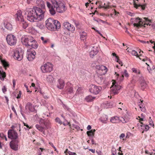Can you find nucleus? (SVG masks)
Returning a JSON list of instances; mask_svg holds the SVG:
<instances>
[{"label":"nucleus","instance_id":"43","mask_svg":"<svg viewBox=\"0 0 155 155\" xmlns=\"http://www.w3.org/2000/svg\"><path fill=\"white\" fill-rule=\"evenodd\" d=\"M62 106L64 108L65 110L69 112H70L71 113H72L71 110L70 108L68 106H67L66 105L63 104Z\"/></svg>","mask_w":155,"mask_h":155},{"label":"nucleus","instance_id":"31","mask_svg":"<svg viewBox=\"0 0 155 155\" xmlns=\"http://www.w3.org/2000/svg\"><path fill=\"white\" fill-rule=\"evenodd\" d=\"M52 6L51 10H54V8L57 9L59 7V5L58 3L56 1L54 0L52 2Z\"/></svg>","mask_w":155,"mask_h":155},{"label":"nucleus","instance_id":"47","mask_svg":"<svg viewBox=\"0 0 155 155\" xmlns=\"http://www.w3.org/2000/svg\"><path fill=\"white\" fill-rule=\"evenodd\" d=\"M55 122L58 123L60 124L61 125L62 124V123L60 119L58 117H56L55 119Z\"/></svg>","mask_w":155,"mask_h":155},{"label":"nucleus","instance_id":"8","mask_svg":"<svg viewBox=\"0 0 155 155\" xmlns=\"http://www.w3.org/2000/svg\"><path fill=\"white\" fill-rule=\"evenodd\" d=\"M36 52L32 48L28 49L26 53L27 58L29 61L33 60L35 58Z\"/></svg>","mask_w":155,"mask_h":155},{"label":"nucleus","instance_id":"33","mask_svg":"<svg viewBox=\"0 0 155 155\" xmlns=\"http://www.w3.org/2000/svg\"><path fill=\"white\" fill-rule=\"evenodd\" d=\"M5 27L7 29L9 30H12V26L11 23L9 22H7L5 23Z\"/></svg>","mask_w":155,"mask_h":155},{"label":"nucleus","instance_id":"14","mask_svg":"<svg viewBox=\"0 0 155 155\" xmlns=\"http://www.w3.org/2000/svg\"><path fill=\"white\" fill-rule=\"evenodd\" d=\"M15 19L16 22L19 23L24 20L23 16L21 10H18L15 15Z\"/></svg>","mask_w":155,"mask_h":155},{"label":"nucleus","instance_id":"63","mask_svg":"<svg viewBox=\"0 0 155 155\" xmlns=\"http://www.w3.org/2000/svg\"><path fill=\"white\" fill-rule=\"evenodd\" d=\"M68 153L69 155H76V153L74 152H72L70 151H69L68 152Z\"/></svg>","mask_w":155,"mask_h":155},{"label":"nucleus","instance_id":"53","mask_svg":"<svg viewBox=\"0 0 155 155\" xmlns=\"http://www.w3.org/2000/svg\"><path fill=\"white\" fill-rule=\"evenodd\" d=\"M39 131H40L41 132H42L43 134H45V131H44V130L43 127H40L39 126Z\"/></svg>","mask_w":155,"mask_h":155},{"label":"nucleus","instance_id":"57","mask_svg":"<svg viewBox=\"0 0 155 155\" xmlns=\"http://www.w3.org/2000/svg\"><path fill=\"white\" fill-rule=\"evenodd\" d=\"M50 13L52 15H54L56 14L55 10H49Z\"/></svg>","mask_w":155,"mask_h":155},{"label":"nucleus","instance_id":"12","mask_svg":"<svg viewBox=\"0 0 155 155\" xmlns=\"http://www.w3.org/2000/svg\"><path fill=\"white\" fill-rule=\"evenodd\" d=\"M121 86L114 81L112 83V86L110 87L111 92L114 95L117 94Z\"/></svg>","mask_w":155,"mask_h":155},{"label":"nucleus","instance_id":"35","mask_svg":"<svg viewBox=\"0 0 155 155\" xmlns=\"http://www.w3.org/2000/svg\"><path fill=\"white\" fill-rule=\"evenodd\" d=\"M134 7L136 8V9H138V7H140L142 10H144L145 9V6H146V5H141L140 4H137L136 3H135V2H134Z\"/></svg>","mask_w":155,"mask_h":155},{"label":"nucleus","instance_id":"30","mask_svg":"<svg viewBox=\"0 0 155 155\" xmlns=\"http://www.w3.org/2000/svg\"><path fill=\"white\" fill-rule=\"evenodd\" d=\"M26 110H29L30 111H33V108L32 106V104L29 103H28L25 107Z\"/></svg>","mask_w":155,"mask_h":155},{"label":"nucleus","instance_id":"38","mask_svg":"<svg viewBox=\"0 0 155 155\" xmlns=\"http://www.w3.org/2000/svg\"><path fill=\"white\" fill-rule=\"evenodd\" d=\"M6 77V73L5 72L0 71V78L2 80H4Z\"/></svg>","mask_w":155,"mask_h":155},{"label":"nucleus","instance_id":"62","mask_svg":"<svg viewBox=\"0 0 155 155\" xmlns=\"http://www.w3.org/2000/svg\"><path fill=\"white\" fill-rule=\"evenodd\" d=\"M12 82H13V88L15 87V86L16 84V81L15 79H13L12 80Z\"/></svg>","mask_w":155,"mask_h":155},{"label":"nucleus","instance_id":"50","mask_svg":"<svg viewBox=\"0 0 155 155\" xmlns=\"http://www.w3.org/2000/svg\"><path fill=\"white\" fill-rule=\"evenodd\" d=\"M126 13L127 14L131 16H134L135 14V13L131 12L129 11H127Z\"/></svg>","mask_w":155,"mask_h":155},{"label":"nucleus","instance_id":"22","mask_svg":"<svg viewBox=\"0 0 155 155\" xmlns=\"http://www.w3.org/2000/svg\"><path fill=\"white\" fill-rule=\"evenodd\" d=\"M58 82L57 87L60 89H63L65 85L64 81L62 79H60L58 80Z\"/></svg>","mask_w":155,"mask_h":155},{"label":"nucleus","instance_id":"28","mask_svg":"<svg viewBox=\"0 0 155 155\" xmlns=\"http://www.w3.org/2000/svg\"><path fill=\"white\" fill-rule=\"evenodd\" d=\"M102 106L103 107L105 108H110L112 107V105L111 103L106 101L103 103L102 104Z\"/></svg>","mask_w":155,"mask_h":155},{"label":"nucleus","instance_id":"23","mask_svg":"<svg viewBox=\"0 0 155 155\" xmlns=\"http://www.w3.org/2000/svg\"><path fill=\"white\" fill-rule=\"evenodd\" d=\"M110 122L113 123H115L121 121L120 117L114 116L111 117L110 119Z\"/></svg>","mask_w":155,"mask_h":155},{"label":"nucleus","instance_id":"1","mask_svg":"<svg viewBox=\"0 0 155 155\" xmlns=\"http://www.w3.org/2000/svg\"><path fill=\"white\" fill-rule=\"evenodd\" d=\"M143 19L144 20H143L142 19L139 18L138 17L136 18H132L130 19V22L134 26L137 27L142 26L146 27V25H151V20L146 18H144Z\"/></svg>","mask_w":155,"mask_h":155},{"label":"nucleus","instance_id":"27","mask_svg":"<svg viewBox=\"0 0 155 155\" xmlns=\"http://www.w3.org/2000/svg\"><path fill=\"white\" fill-rule=\"evenodd\" d=\"M80 39L81 40L84 41L86 39L87 34L84 31L80 32Z\"/></svg>","mask_w":155,"mask_h":155},{"label":"nucleus","instance_id":"5","mask_svg":"<svg viewBox=\"0 0 155 155\" xmlns=\"http://www.w3.org/2000/svg\"><path fill=\"white\" fill-rule=\"evenodd\" d=\"M53 66L51 63L47 62L44 64L40 68L42 72L46 73L51 72L53 70Z\"/></svg>","mask_w":155,"mask_h":155},{"label":"nucleus","instance_id":"52","mask_svg":"<svg viewBox=\"0 0 155 155\" xmlns=\"http://www.w3.org/2000/svg\"><path fill=\"white\" fill-rule=\"evenodd\" d=\"M49 111L53 109V107L51 105L49 104V105H48L47 107Z\"/></svg>","mask_w":155,"mask_h":155},{"label":"nucleus","instance_id":"60","mask_svg":"<svg viewBox=\"0 0 155 155\" xmlns=\"http://www.w3.org/2000/svg\"><path fill=\"white\" fill-rule=\"evenodd\" d=\"M116 60L117 61V62L119 64L121 65V66H122L123 65L122 61L119 59L118 58L116 59Z\"/></svg>","mask_w":155,"mask_h":155},{"label":"nucleus","instance_id":"13","mask_svg":"<svg viewBox=\"0 0 155 155\" xmlns=\"http://www.w3.org/2000/svg\"><path fill=\"white\" fill-rule=\"evenodd\" d=\"M66 85V93L68 95L71 94L73 96L74 88L73 85L70 82H67Z\"/></svg>","mask_w":155,"mask_h":155},{"label":"nucleus","instance_id":"19","mask_svg":"<svg viewBox=\"0 0 155 155\" xmlns=\"http://www.w3.org/2000/svg\"><path fill=\"white\" fill-rule=\"evenodd\" d=\"M139 81L140 83L141 89L143 90L147 86L144 78L142 76H140L139 79Z\"/></svg>","mask_w":155,"mask_h":155},{"label":"nucleus","instance_id":"48","mask_svg":"<svg viewBox=\"0 0 155 155\" xmlns=\"http://www.w3.org/2000/svg\"><path fill=\"white\" fill-rule=\"evenodd\" d=\"M39 2L40 3L41 5V9H44L45 7V5L44 4V2H43L42 0H39Z\"/></svg>","mask_w":155,"mask_h":155},{"label":"nucleus","instance_id":"11","mask_svg":"<svg viewBox=\"0 0 155 155\" xmlns=\"http://www.w3.org/2000/svg\"><path fill=\"white\" fill-rule=\"evenodd\" d=\"M102 88L101 87H98L95 85H92L89 88V91L95 94L99 93L102 90Z\"/></svg>","mask_w":155,"mask_h":155},{"label":"nucleus","instance_id":"20","mask_svg":"<svg viewBox=\"0 0 155 155\" xmlns=\"http://www.w3.org/2000/svg\"><path fill=\"white\" fill-rule=\"evenodd\" d=\"M139 129L140 130H143L142 133L143 131H147L149 128V127L147 125L143 124L142 123H141L138 125Z\"/></svg>","mask_w":155,"mask_h":155},{"label":"nucleus","instance_id":"26","mask_svg":"<svg viewBox=\"0 0 155 155\" xmlns=\"http://www.w3.org/2000/svg\"><path fill=\"white\" fill-rule=\"evenodd\" d=\"M95 131V129H92L87 132V134L89 136L90 139H91L92 137H93Z\"/></svg>","mask_w":155,"mask_h":155},{"label":"nucleus","instance_id":"29","mask_svg":"<svg viewBox=\"0 0 155 155\" xmlns=\"http://www.w3.org/2000/svg\"><path fill=\"white\" fill-rule=\"evenodd\" d=\"M44 124L45 128L46 129H48L51 127V123L48 120H46L43 121Z\"/></svg>","mask_w":155,"mask_h":155},{"label":"nucleus","instance_id":"3","mask_svg":"<svg viewBox=\"0 0 155 155\" xmlns=\"http://www.w3.org/2000/svg\"><path fill=\"white\" fill-rule=\"evenodd\" d=\"M21 42L23 44L27 46H30L33 48H36L38 47V44L32 37H22Z\"/></svg>","mask_w":155,"mask_h":155},{"label":"nucleus","instance_id":"55","mask_svg":"<svg viewBox=\"0 0 155 155\" xmlns=\"http://www.w3.org/2000/svg\"><path fill=\"white\" fill-rule=\"evenodd\" d=\"M51 113H49V114H48V113L47 112H45V113H43V117H48L50 115Z\"/></svg>","mask_w":155,"mask_h":155},{"label":"nucleus","instance_id":"24","mask_svg":"<svg viewBox=\"0 0 155 155\" xmlns=\"http://www.w3.org/2000/svg\"><path fill=\"white\" fill-rule=\"evenodd\" d=\"M138 105L140 109L142 112H146V109L145 107L144 104H143V101L140 100L138 102Z\"/></svg>","mask_w":155,"mask_h":155},{"label":"nucleus","instance_id":"45","mask_svg":"<svg viewBox=\"0 0 155 155\" xmlns=\"http://www.w3.org/2000/svg\"><path fill=\"white\" fill-rule=\"evenodd\" d=\"M68 41V39L66 37H64L63 38V39L62 40V43L64 45L66 44Z\"/></svg>","mask_w":155,"mask_h":155},{"label":"nucleus","instance_id":"16","mask_svg":"<svg viewBox=\"0 0 155 155\" xmlns=\"http://www.w3.org/2000/svg\"><path fill=\"white\" fill-rule=\"evenodd\" d=\"M64 26L65 29L71 32H73L75 30V28L74 26L68 22H64Z\"/></svg>","mask_w":155,"mask_h":155},{"label":"nucleus","instance_id":"49","mask_svg":"<svg viewBox=\"0 0 155 155\" xmlns=\"http://www.w3.org/2000/svg\"><path fill=\"white\" fill-rule=\"evenodd\" d=\"M41 39L42 41V43L44 44L46 43L48 41V39L46 38H45L43 37H41Z\"/></svg>","mask_w":155,"mask_h":155},{"label":"nucleus","instance_id":"64","mask_svg":"<svg viewBox=\"0 0 155 155\" xmlns=\"http://www.w3.org/2000/svg\"><path fill=\"white\" fill-rule=\"evenodd\" d=\"M23 124H24V126H26V127L27 128H28V129H31V127H29V126L27 124H26V123H25L24 122L23 123Z\"/></svg>","mask_w":155,"mask_h":155},{"label":"nucleus","instance_id":"34","mask_svg":"<svg viewBox=\"0 0 155 155\" xmlns=\"http://www.w3.org/2000/svg\"><path fill=\"white\" fill-rule=\"evenodd\" d=\"M19 24L20 26H22L23 28L24 29H26L28 25V23L25 21V20Z\"/></svg>","mask_w":155,"mask_h":155},{"label":"nucleus","instance_id":"7","mask_svg":"<svg viewBox=\"0 0 155 155\" xmlns=\"http://www.w3.org/2000/svg\"><path fill=\"white\" fill-rule=\"evenodd\" d=\"M8 44L10 46L15 45L17 42L16 37L13 35L10 34L7 35L6 38Z\"/></svg>","mask_w":155,"mask_h":155},{"label":"nucleus","instance_id":"6","mask_svg":"<svg viewBox=\"0 0 155 155\" xmlns=\"http://www.w3.org/2000/svg\"><path fill=\"white\" fill-rule=\"evenodd\" d=\"M23 54V51L21 49L17 48L14 51L13 57L15 59L20 61L22 59Z\"/></svg>","mask_w":155,"mask_h":155},{"label":"nucleus","instance_id":"58","mask_svg":"<svg viewBox=\"0 0 155 155\" xmlns=\"http://www.w3.org/2000/svg\"><path fill=\"white\" fill-rule=\"evenodd\" d=\"M95 21H97L98 22L101 23V22L103 24L105 23H106V21H103L102 20L100 19H98L97 20H95Z\"/></svg>","mask_w":155,"mask_h":155},{"label":"nucleus","instance_id":"59","mask_svg":"<svg viewBox=\"0 0 155 155\" xmlns=\"http://www.w3.org/2000/svg\"><path fill=\"white\" fill-rule=\"evenodd\" d=\"M47 5L48 7V8L49 9L51 8L52 6L50 3L48 2H47Z\"/></svg>","mask_w":155,"mask_h":155},{"label":"nucleus","instance_id":"18","mask_svg":"<svg viewBox=\"0 0 155 155\" xmlns=\"http://www.w3.org/2000/svg\"><path fill=\"white\" fill-rule=\"evenodd\" d=\"M19 141L18 140L12 141L10 143V147L13 150L16 151L18 150V143Z\"/></svg>","mask_w":155,"mask_h":155},{"label":"nucleus","instance_id":"21","mask_svg":"<svg viewBox=\"0 0 155 155\" xmlns=\"http://www.w3.org/2000/svg\"><path fill=\"white\" fill-rule=\"evenodd\" d=\"M98 52V50L97 47L93 46L91 48L90 52V55L91 58L96 55Z\"/></svg>","mask_w":155,"mask_h":155},{"label":"nucleus","instance_id":"17","mask_svg":"<svg viewBox=\"0 0 155 155\" xmlns=\"http://www.w3.org/2000/svg\"><path fill=\"white\" fill-rule=\"evenodd\" d=\"M107 71V67L101 65L99 66L98 70L97 72V74L105 75Z\"/></svg>","mask_w":155,"mask_h":155},{"label":"nucleus","instance_id":"61","mask_svg":"<svg viewBox=\"0 0 155 155\" xmlns=\"http://www.w3.org/2000/svg\"><path fill=\"white\" fill-rule=\"evenodd\" d=\"M21 91H19V94H18L16 98L17 99L20 98L21 97Z\"/></svg>","mask_w":155,"mask_h":155},{"label":"nucleus","instance_id":"15","mask_svg":"<svg viewBox=\"0 0 155 155\" xmlns=\"http://www.w3.org/2000/svg\"><path fill=\"white\" fill-rule=\"evenodd\" d=\"M8 137L11 139L15 140L18 137L17 133L13 130H9L8 133Z\"/></svg>","mask_w":155,"mask_h":155},{"label":"nucleus","instance_id":"46","mask_svg":"<svg viewBox=\"0 0 155 155\" xmlns=\"http://www.w3.org/2000/svg\"><path fill=\"white\" fill-rule=\"evenodd\" d=\"M83 92V89L82 87H78L77 91V93L78 94H80Z\"/></svg>","mask_w":155,"mask_h":155},{"label":"nucleus","instance_id":"2","mask_svg":"<svg viewBox=\"0 0 155 155\" xmlns=\"http://www.w3.org/2000/svg\"><path fill=\"white\" fill-rule=\"evenodd\" d=\"M45 24L47 28L51 31H55L61 28V24L59 21L51 18H48L46 21Z\"/></svg>","mask_w":155,"mask_h":155},{"label":"nucleus","instance_id":"4","mask_svg":"<svg viewBox=\"0 0 155 155\" xmlns=\"http://www.w3.org/2000/svg\"><path fill=\"white\" fill-rule=\"evenodd\" d=\"M28 14L27 19L31 22L35 21L38 18L36 10H27L25 12Z\"/></svg>","mask_w":155,"mask_h":155},{"label":"nucleus","instance_id":"10","mask_svg":"<svg viewBox=\"0 0 155 155\" xmlns=\"http://www.w3.org/2000/svg\"><path fill=\"white\" fill-rule=\"evenodd\" d=\"M96 82L100 84H106L105 76L104 75L97 74L95 78Z\"/></svg>","mask_w":155,"mask_h":155},{"label":"nucleus","instance_id":"44","mask_svg":"<svg viewBox=\"0 0 155 155\" xmlns=\"http://www.w3.org/2000/svg\"><path fill=\"white\" fill-rule=\"evenodd\" d=\"M41 14L39 15V21L42 20L44 18V15L43 10H41Z\"/></svg>","mask_w":155,"mask_h":155},{"label":"nucleus","instance_id":"54","mask_svg":"<svg viewBox=\"0 0 155 155\" xmlns=\"http://www.w3.org/2000/svg\"><path fill=\"white\" fill-rule=\"evenodd\" d=\"M96 152L97 153V155H103L102 152L100 150H97Z\"/></svg>","mask_w":155,"mask_h":155},{"label":"nucleus","instance_id":"39","mask_svg":"<svg viewBox=\"0 0 155 155\" xmlns=\"http://www.w3.org/2000/svg\"><path fill=\"white\" fill-rule=\"evenodd\" d=\"M95 97H93L90 95H88L85 97V100L87 101L88 102L91 101Z\"/></svg>","mask_w":155,"mask_h":155},{"label":"nucleus","instance_id":"51","mask_svg":"<svg viewBox=\"0 0 155 155\" xmlns=\"http://www.w3.org/2000/svg\"><path fill=\"white\" fill-rule=\"evenodd\" d=\"M72 127L74 128H75L78 130L80 129V127L79 126L74 124H72Z\"/></svg>","mask_w":155,"mask_h":155},{"label":"nucleus","instance_id":"40","mask_svg":"<svg viewBox=\"0 0 155 155\" xmlns=\"http://www.w3.org/2000/svg\"><path fill=\"white\" fill-rule=\"evenodd\" d=\"M121 75H124L126 78H128L129 76V75L127 73V71L126 70H124V71H121L120 74Z\"/></svg>","mask_w":155,"mask_h":155},{"label":"nucleus","instance_id":"56","mask_svg":"<svg viewBox=\"0 0 155 155\" xmlns=\"http://www.w3.org/2000/svg\"><path fill=\"white\" fill-rule=\"evenodd\" d=\"M111 152L112 153H117L116 150L113 146L112 148Z\"/></svg>","mask_w":155,"mask_h":155},{"label":"nucleus","instance_id":"37","mask_svg":"<svg viewBox=\"0 0 155 155\" xmlns=\"http://www.w3.org/2000/svg\"><path fill=\"white\" fill-rule=\"evenodd\" d=\"M115 74H117L116 75L117 76V80L118 82H120L123 80L124 76L121 75V76H120L119 74H117L116 72H115Z\"/></svg>","mask_w":155,"mask_h":155},{"label":"nucleus","instance_id":"36","mask_svg":"<svg viewBox=\"0 0 155 155\" xmlns=\"http://www.w3.org/2000/svg\"><path fill=\"white\" fill-rule=\"evenodd\" d=\"M54 80V78L52 75L49 74L47 76L46 80L49 83H51Z\"/></svg>","mask_w":155,"mask_h":155},{"label":"nucleus","instance_id":"25","mask_svg":"<svg viewBox=\"0 0 155 155\" xmlns=\"http://www.w3.org/2000/svg\"><path fill=\"white\" fill-rule=\"evenodd\" d=\"M108 119V116L104 114L99 119L101 122L104 124L107 123V121Z\"/></svg>","mask_w":155,"mask_h":155},{"label":"nucleus","instance_id":"32","mask_svg":"<svg viewBox=\"0 0 155 155\" xmlns=\"http://www.w3.org/2000/svg\"><path fill=\"white\" fill-rule=\"evenodd\" d=\"M0 59L3 66L5 68V69H6L9 66V64L7 61H6L5 60H3L1 58Z\"/></svg>","mask_w":155,"mask_h":155},{"label":"nucleus","instance_id":"42","mask_svg":"<svg viewBox=\"0 0 155 155\" xmlns=\"http://www.w3.org/2000/svg\"><path fill=\"white\" fill-rule=\"evenodd\" d=\"M39 93L41 96H42L44 99H46L48 98V97L46 95V94L44 92H42L39 90Z\"/></svg>","mask_w":155,"mask_h":155},{"label":"nucleus","instance_id":"9","mask_svg":"<svg viewBox=\"0 0 155 155\" xmlns=\"http://www.w3.org/2000/svg\"><path fill=\"white\" fill-rule=\"evenodd\" d=\"M126 114L122 117H120L121 122L123 123H125L128 122L131 118V114L127 111V110L124 109Z\"/></svg>","mask_w":155,"mask_h":155},{"label":"nucleus","instance_id":"41","mask_svg":"<svg viewBox=\"0 0 155 155\" xmlns=\"http://www.w3.org/2000/svg\"><path fill=\"white\" fill-rule=\"evenodd\" d=\"M128 51L129 53H130L132 54L133 55L135 56H137L138 55V54L137 52L134 50H128Z\"/></svg>","mask_w":155,"mask_h":155}]
</instances>
